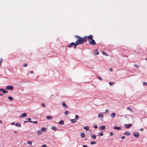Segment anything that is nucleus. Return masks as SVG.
I'll return each instance as SVG.
<instances>
[{
	"label": "nucleus",
	"mask_w": 147,
	"mask_h": 147,
	"mask_svg": "<svg viewBox=\"0 0 147 147\" xmlns=\"http://www.w3.org/2000/svg\"><path fill=\"white\" fill-rule=\"evenodd\" d=\"M89 127L88 126H85L83 127V129H86L87 130H88V131H89V132L90 133V134L92 133V131L90 130H89Z\"/></svg>",
	"instance_id": "nucleus-8"
},
{
	"label": "nucleus",
	"mask_w": 147,
	"mask_h": 147,
	"mask_svg": "<svg viewBox=\"0 0 147 147\" xmlns=\"http://www.w3.org/2000/svg\"><path fill=\"white\" fill-rule=\"evenodd\" d=\"M5 89L9 90H13V87L11 85L7 86L5 88Z\"/></svg>",
	"instance_id": "nucleus-3"
},
{
	"label": "nucleus",
	"mask_w": 147,
	"mask_h": 147,
	"mask_svg": "<svg viewBox=\"0 0 147 147\" xmlns=\"http://www.w3.org/2000/svg\"><path fill=\"white\" fill-rule=\"evenodd\" d=\"M62 104L63 107L65 108H68V106L64 102H62Z\"/></svg>",
	"instance_id": "nucleus-9"
},
{
	"label": "nucleus",
	"mask_w": 147,
	"mask_h": 147,
	"mask_svg": "<svg viewBox=\"0 0 147 147\" xmlns=\"http://www.w3.org/2000/svg\"><path fill=\"white\" fill-rule=\"evenodd\" d=\"M140 130L141 131H143V129H142V128H141V129H140Z\"/></svg>",
	"instance_id": "nucleus-53"
},
{
	"label": "nucleus",
	"mask_w": 147,
	"mask_h": 147,
	"mask_svg": "<svg viewBox=\"0 0 147 147\" xmlns=\"http://www.w3.org/2000/svg\"><path fill=\"white\" fill-rule=\"evenodd\" d=\"M15 125L16 126H18V127H20L21 126V125L20 123H16Z\"/></svg>",
	"instance_id": "nucleus-27"
},
{
	"label": "nucleus",
	"mask_w": 147,
	"mask_h": 147,
	"mask_svg": "<svg viewBox=\"0 0 147 147\" xmlns=\"http://www.w3.org/2000/svg\"><path fill=\"white\" fill-rule=\"evenodd\" d=\"M103 117V115L102 113H98V117H102V118Z\"/></svg>",
	"instance_id": "nucleus-22"
},
{
	"label": "nucleus",
	"mask_w": 147,
	"mask_h": 147,
	"mask_svg": "<svg viewBox=\"0 0 147 147\" xmlns=\"http://www.w3.org/2000/svg\"><path fill=\"white\" fill-rule=\"evenodd\" d=\"M15 124V123H14V122H12L11 123V124L12 125H13Z\"/></svg>",
	"instance_id": "nucleus-55"
},
{
	"label": "nucleus",
	"mask_w": 147,
	"mask_h": 147,
	"mask_svg": "<svg viewBox=\"0 0 147 147\" xmlns=\"http://www.w3.org/2000/svg\"><path fill=\"white\" fill-rule=\"evenodd\" d=\"M75 43L74 42H72L70 43L69 45H68V47L69 48L71 47L72 46H74V45Z\"/></svg>",
	"instance_id": "nucleus-12"
},
{
	"label": "nucleus",
	"mask_w": 147,
	"mask_h": 147,
	"mask_svg": "<svg viewBox=\"0 0 147 147\" xmlns=\"http://www.w3.org/2000/svg\"><path fill=\"white\" fill-rule=\"evenodd\" d=\"M116 116V113H112L111 115L112 118L113 119Z\"/></svg>",
	"instance_id": "nucleus-11"
},
{
	"label": "nucleus",
	"mask_w": 147,
	"mask_h": 147,
	"mask_svg": "<svg viewBox=\"0 0 147 147\" xmlns=\"http://www.w3.org/2000/svg\"><path fill=\"white\" fill-rule=\"evenodd\" d=\"M88 42L90 44L92 45H95L96 44L94 40L92 38L91 40H89Z\"/></svg>",
	"instance_id": "nucleus-2"
},
{
	"label": "nucleus",
	"mask_w": 147,
	"mask_h": 147,
	"mask_svg": "<svg viewBox=\"0 0 147 147\" xmlns=\"http://www.w3.org/2000/svg\"><path fill=\"white\" fill-rule=\"evenodd\" d=\"M140 53V52H138V54Z\"/></svg>",
	"instance_id": "nucleus-61"
},
{
	"label": "nucleus",
	"mask_w": 147,
	"mask_h": 147,
	"mask_svg": "<svg viewBox=\"0 0 147 147\" xmlns=\"http://www.w3.org/2000/svg\"><path fill=\"white\" fill-rule=\"evenodd\" d=\"M81 136L82 138H84L85 137V135L84 133L82 132L81 133Z\"/></svg>",
	"instance_id": "nucleus-18"
},
{
	"label": "nucleus",
	"mask_w": 147,
	"mask_h": 147,
	"mask_svg": "<svg viewBox=\"0 0 147 147\" xmlns=\"http://www.w3.org/2000/svg\"><path fill=\"white\" fill-rule=\"evenodd\" d=\"M96 143V142L95 141H92L90 143V144L92 145Z\"/></svg>",
	"instance_id": "nucleus-33"
},
{
	"label": "nucleus",
	"mask_w": 147,
	"mask_h": 147,
	"mask_svg": "<svg viewBox=\"0 0 147 147\" xmlns=\"http://www.w3.org/2000/svg\"><path fill=\"white\" fill-rule=\"evenodd\" d=\"M75 119L77 120H78L79 119V117L78 115H76L75 116Z\"/></svg>",
	"instance_id": "nucleus-30"
},
{
	"label": "nucleus",
	"mask_w": 147,
	"mask_h": 147,
	"mask_svg": "<svg viewBox=\"0 0 147 147\" xmlns=\"http://www.w3.org/2000/svg\"><path fill=\"white\" fill-rule=\"evenodd\" d=\"M27 143L30 145H32V142L31 141H28L27 142Z\"/></svg>",
	"instance_id": "nucleus-44"
},
{
	"label": "nucleus",
	"mask_w": 147,
	"mask_h": 147,
	"mask_svg": "<svg viewBox=\"0 0 147 147\" xmlns=\"http://www.w3.org/2000/svg\"><path fill=\"white\" fill-rule=\"evenodd\" d=\"M125 138V136H123L121 138L122 139V140H123Z\"/></svg>",
	"instance_id": "nucleus-49"
},
{
	"label": "nucleus",
	"mask_w": 147,
	"mask_h": 147,
	"mask_svg": "<svg viewBox=\"0 0 147 147\" xmlns=\"http://www.w3.org/2000/svg\"><path fill=\"white\" fill-rule=\"evenodd\" d=\"M13 132L15 134H16L17 133H18L16 131H13Z\"/></svg>",
	"instance_id": "nucleus-50"
},
{
	"label": "nucleus",
	"mask_w": 147,
	"mask_h": 147,
	"mask_svg": "<svg viewBox=\"0 0 147 147\" xmlns=\"http://www.w3.org/2000/svg\"><path fill=\"white\" fill-rule=\"evenodd\" d=\"M134 136L136 138H138L139 136V134L137 132H134L133 133Z\"/></svg>",
	"instance_id": "nucleus-5"
},
{
	"label": "nucleus",
	"mask_w": 147,
	"mask_h": 147,
	"mask_svg": "<svg viewBox=\"0 0 147 147\" xmlns=\"http://www.w3.org/2000/svg\"><path fill=\"white\" fill-rule=\"evenodd\" d=\"M41 147H47V146L45 144L42 145Z\"/></svg>",
	"instance_id": "nucleus-45"
},
{
	"label": "nucleus",
	"mask_w": 147,
	"mask_h": 147,
	"mask_svg": "<svg viewBox=\"0 0 147 147\" xmlns=\"http://www.w3.org/2000/svg\"><path fill=\"white\" fill-rule=\"evenodd\" d=\"M78 45L77 44V43H76V42L75 43L74 45V49H76V47Z\"/></svg>",
	"instance_id": "nucleus-31"
},
{
	"label": "nucleus",
	"mask_w": 147,
	"mask_h": 147,
	"mask_svg": "<svg viewBox=\"0 0 147 147\" xmlns=\"http://www.w3.org/2000/svg\"><path fill=\"white\" fill-rule=\"evenodd\" d=\"M143 85L144 86H147V83L146 82H144L143 83Z\"/></svg>",
	"instance_id": "nucleus-40"
},
{
	"label": "nucleus",
	"mask_w": 147,
	"mask_h": 147,
	"mask_svg": "<svg viewBox=\"0 0 147 147\" xmlns=\"http://www.w3.org/2000/svg\"><path fill=\"white\" fill-rule=\"evenodd\" d=\"M70 121L72 123H75L77 122V120L75 119H71Z\"/></svg>",
	"instance_id": "nucleus-17"
},
{
	"label": "nucleus",
	"mask_w": 147,
	"mask_h": 147,
	"mask_svg": "<svg viewBox=\"0 0 147 147\" xmlns=\"http://www.w3.org/2000/svg\"><path fill=\"white\" fill-rule=\"evenodd\" d=\"M46 118L48 119H52V117L50 116H47L46 117Z\"/></svg>",
	"instance_id": "nucleus-24"
},
{
	"label": "nucleus",
	"mask_w": 147,
	"mask_h": 147,
	"mask_svg": "<svg viewBox=\"0 0 147 147\" xmlns=\"http://www.w3.org/2000/svg\"><path fill=\"white\" fill-rule=\"evenodd\" d=\"M27 120L28 121H24V123H25L27 122H29L31 123L32 122V121H31V119L30 118H27Z\"/></svg>",
	"instance_id": "nucleus-10"
},
{
	"label": "nucleus",
	"mask_w": 147,
	"mask_h": 147,
	"mask_svg": "<svg viewBox=\"0 0 147 147\" xmlns=\"http://www.w3.org/2000/svg\"><path fill=\"white\" fill-rule=\"evenodd\" d=\"M86 39L87 38L86 36H85L84 37H82V40L83 43L84 42H86Z\"/></svg>",
	"instance_id": "nucleus-14"
},
{
	"label": "nucleus",
	"mask_w": 147,
	"mask_h": 147,
	"mask_svg": "<svg viewBox=\"0 0 147 147\" xmlns=\"http://www.w3.org/2000/svg\"><path fill=\"white\" fill-rule=\"evenodd\" d=\"M32 123H35V124H36V123H38V122L36 121H35V122L32 121Z\"/></svg>",
	"instance_id": "nucleus-48"
},
{
	"label": "nucleus",
	"mask_w": 147,
	"mask_h": 147,
	"mask_svg": "<svg viewBox=\"0 0 147 147\" xmlns=\"http://www.w3.org/2000/svg\"><path fill=\"white\" fill-rule=\"evenodd\" d=\"M109 84H110V85H111V86L114 83L113 82H109Z\"/></svg>",
	"instance_id": "nucleus-42"
},
{
	"label": "nucleus",
	"mask_w": 147,
	"mask_h": 147,
	"mask_svg": "<svg viewBox=\"0 0 147 147\" xmlns=\"http://www.w3.org/2000/svg\"><path fill=\"white\" fill-rule=\"evenodd\" d=\"M108 109H106V111H105V112L106 113H107V112H108Z\"/></svg>",
	"instance_id": "nucleus-56"
},
{
	"label": "nucleus",
	"mask_w": 147,
	"mask_h": 147,
	"mask_svg": "<svg viewBox=\"0 0 147 147\" xmlns=\"http://www.w3.org/2000/svg\"><path fill=\"white\" fill-rule=\"evenodd\" d=\"M3 89H0V91H2Z\"/></svg>",
	"instance_id": "nucleus-58"
},
{
	"label": "nucleus",
	"mask_w": 147,
	"mask_h": 147,
	"mask_svg": "<svg viewBox=\"0 0 147 147\" xmlns=\"http://www.w3.org/2000/svg\"><path fill=\"white\" fill-rule=\"evenodd\" d=\"M132 126V124H124V126L126 128H128Z\"/></svg>",
	"instance_id": "nucleus-6"
},
{
	"label": "nucleus",
	"mask_w": 147,
	"mask_h": 147,
	"mask_svg": "<svg viewBox=\"0 0 147 147\" xmlns=\"http://www.w3.org/2000/svg\"><path fill=\"white\" fill-rule=\"evenodd\" d=\"M27 66V64L26 63H24L23 64V67H26Z\"/></svg>",
	"instance_id": "nucleus-37"
},
{
	"label": "nucleus",
	"mask_w": 147,
	"mask_h": 147,
	"mask_svg": "<svg viewBox=\"0 0 147 147\" xmlns=\"http://www.w3.org/2000/svg\"><path fill=\"white\" fill-rule=\"evenodd\" d=\"M102 53L103 54L105 55L106 56H108V54L106 53L105 52L103 51L102 52Z\"/></svg>",
	"instance_id": "nucleus-32"
},
{
	"label": "nucleus",
	"mask_w": 147,
	"mask_h": 147,
	"mask_svg": "<svg viewBox=\"0 0 147 147\" xmlns=\"http://www.w3.org/2000/svg\"><path fill=\"white\" fill-rule=\"evenodd\" d=\"M127 109L129 110L131 112H133V111L130 108V107H127Z\"/></svg>",
	"instance_id": "nucleus-26"
},
{
	"label": "nucleus",
	"mask_w": 147,
	"mask_h": 147,
	"mask_svg": "<svg viewBox=\"0 0 147 147\" xmlns=\"http://www.w3.org/2000/svg\"><path fill=\"white\" fill-rule=\"evenodd\" d=\"M42 133V132L41 130H38L37 132V134L38 135H39Z\"/></svg>",
	"instance_id": "nucleus-21"
},
{
	"label": "nucleus",
	"mask_w": 147,
	"mask_h": 147,
	"mask_svg": "<svg viewBox=\"0 0 147 147\" xmlns=\"http://www.w3.org/2000/svg\"><path fill=\"white\" fill-rule=\"evenodd\" d=\"M8 98L10 100H13V97L11 96H8Z\"/></svg>",
	"instance_id": "nucleus-25"
},
{
	"label": "nucleus",
	"mask_w": 147,
	"mask_h": 147,
	"mask_svg": "<svg viewBox=\"0 0 147 147\" xmlns=\"http://www.w3.org/2000/svg\"><path fill=\"white\" fill-rule=\"evenodd\" d=\"M125 57H127V55H125Z\"/></svg>",
	"instance_id": "nucleus-60"
},
{
	"label": "nucleus",
	"mask_w": 147,
	"mask_h": 147,
	"mask_svg": "<svg viewBox=\"0 0 147 147\" xmlns=\"http://www.w3.org/2000/svg\"><path fill=\"white\" fill-rule=\"evenodd\" d=\"M98 78L99 79H100V80H102V78H101V77L100 76H98Z\"/></svg>",
	"instance_id": "nucleus-46"
},
{
	"label": "nucleus",
	"mask_w": 147,
	"mask_h": 147,
	"mask_svg": "<svg viewBox=\"0 0 147 147\" xmlns=\"http://www.w3.org/2000/svg\"><path fill=\"white\" fill-rule=\"evenodd\" d=\"M3 61V59L2 58L1 59V60L0 61V67H1V65Z\"/></svg>",
	"instance_id": "nucleus-36"
},
{
	"label": "nucleus",
	"mask_w": 147,
	"mask_h": 147,
	"mask_svg": "<svg viewBox=\"0 0 147 147\" xmlns=\"http://www.w3.org/2000/svg\"><path fill=\"white\" fill-rule=\"evenodd\" d=\"M3 95V94H0V96H1Z\"/></svg>",
	"instance_id": "nucleus-59"
},
{
	"label": "nucleus",
	"mask_w": 147,
	"mask_h": 147,
	"mask_svg": "<svg viewBox=\"0 0 147 147\" xmlns=\"http://www.w3.org/2000/svg\"><path fill=\"white\" fill-rule=\"evenodd\" d=\"M99 129L101 130H105L106 129L105 126H102L99 127Z\"/></svg>",
	"instance_id": "nucleus-15"
},
{
	"label": "nucleus",
	"mask_w": 147,
	"mask_h": 147,
	"mask_svg": "<svg viewBox=\"0 0 147 147\" xmlns=\"http://www.w3.org/2000/svg\"><path fill=\"white\" fill-rule=\"evenodd\" d=\"M47 129L46 128H45V127H42L41 128V130L42 131V132L44 131V132H46L47 131Z\"/></svg>",
	"instance_id": "nucleus-20"
},
{
	"label": "nucleus",
	"mask_w": 147,
	"mask_h": 147,
	"mask_svg": "<svg viewBox=\"0 0 147 147\" xmlns=\"http://www.w3.org/2000/svg\"><path fill=\"white\" fill-rule=\"evenodd\" d=\"M69 113V112L68 111H65V115H67Z\"/></svg>",
	"instance_id": "nucleus-38"
},
{
	"label": "nucleus",
	"mask_w": 147,
	"mask_h": 147,
	"mask_svg": "<svg viewBox=\"0 0 147 147\" xmlns=\"http://www.w3.org/2000/svg\"><path fill=\"white\" fill-rule=\"evenodd\" d=\"M93 126L95 129H97L98 128L96 124H94L93 125Z\"/></svg>",
	"instance_id": "nucleus-34"
},
{
	"label": "nucleus",
	"mask_w": 147,
	"mask_h": 147,
	"mask_svg": "<svg viewBox=\"0 0 147 147\" xmlns=\"http://www.w3.org/2000/svg\"><path fill=\"white\" fill-rule=\"evenodd\" d=\"M124 135L129 136L130 135V133L128 131H126L123 134Z\"/></svg>",
	"instance_id": "nucleus-16"
},
{
	"label": "nucleus",
	"mask_w": 147,
	"mask_h": 147,
	"mask_svg": "<svg viewBox=\"0 0 147 147\" xmlns=\"http://www.w3.org/2000/svg\"><path fill=\"white\" fill-rule=\"evenodd\" d=\"M2 123V121L0 120V123Z\"/></svg>",
	"instance_id": "nucleus-57"
},
{
	"label": "nucleus",
	"mask_w": 147,
	"mask_h": 147,
	"mask_svg": "<svg viewBox=\"0 0 147 147\" xmlns=\"http://www.w3.org/2000/svg\"><path fill=\"white\" fill-rule=\"evenodd\" d=\"M110 70L111 71H113V70H112V68H111L110 69Z\"/></svg>",
	"instance_id": "nucleus-52"
},
{
	"label": "nucleus",
	"mask_w": 147,
	"mask_h": 147,
	"mask_svg": "<svg viewBox=\"0 0 147 147\" xmlns=\"http://www.w3.org/2000/svg\"><path fill=\"white\" fill-rule=\"evenodd\" d=\"M51 129L54 131H55L57 129L56 128V127H55L54 126H52L51 127Z\"/></svg>",
	"instance_id": "nucleus-19"
},
{
	"label": "nucleus",
	"mask_w": 147,
	"mask_h": 147,
	"mask_svg": "<svg viewBox=\"0 0 147 147\" xmlns=\"http://www.w3.org/2000/svg\"><path fill=\"white\" fill-rule=\"evenodd\" d=\"M86 37L87 38V39L89 40H91V39H92V38H93V36L92 35H90L88 36H86Z\"/></svg>",
	"instance_id": "nucleus-4"
},
{
	"label": "nucleus",
	"mask_w": 147,
	"mask_h": 147,
	"mask_svg": "<svg viewBox=\"0 0 147 147\" xmlns=\"http://www.w3.org/2000/svg\"><path fill=\"white\" fill-rule=\"evenodd\" d=\"M113 133L112 132H111L110 133V135L111 136H113Z\"/></svg>",
	"instance_id": "nucleus-47"
},
{
	"label": "nucleus",
	"mask_w": 147,
	"mask_h": 147,
	"mask_svg": "<svg viewBox=\"0 0 147 147\" xmlns=\"http://www.w3.org/2000/svg\"><path fill=\"white\" fill-rule=\"evenodd\" d=\"M91 137L94 139H95L96 138V136L95 135H93Z\"/></svg>",
	"instance_id": "nucleus-29"
},
{
	"label": "nucleus",
	"mask_w": 147,
	"mask_h": 147,
	"mask_svg": "<svg viewBox=\"0 0 147 147\" xmlns=\"http://www.w3.org/2000/svg\"><path fill=\"white\" fill-rule=\"evenodd\" d=\"M83 147H87V146L86 145H84L83 146Z\"/></svg>",
	"instance_id": "nucleus-54"
},
{
	"label": "nucleus",
	"mask_w": 147,
	"mask_h": 147,
	"mask_svg": "<svg viewBox=\"0 0 147 147\" xmlns=\"http://www.w3.org/2000/svg\"><path fill=\"white\" fill-rule=\"evenodd\" d=\"M34 73V72L32 71H31L30 72V74H33V73Z\"/></svg>",
	"instance_id": "nucleus-51"
},
{
	"label": "nucleus",
	"mask_w": 147,
	"mask_h": 147,
	"mask_svg": "<svg viewBox=\"0 0 147 147\" xmlns=\"http://www.w3.org/2000/svg\"><path fill=\"white\" fill-rule=\"evenodd\" d=\"M41 105L43 107H45V104H44V103H42L41 104Z\"/></svg>",
	"instance_id": "nucleus-41"
},
{
	"label": "nucleus",
	"mask_w": 147,
	"mask_h": 147,
	"mask_svg": "<svg viewBox=\"0 0 147 147\" xmlns=\"http://www.w3.org/2000/svg\"><path fill=\"white\" fill-rule=\"evenodd\" d=\"M27 114L26 113H24L22 115H21L20 116V118H22L26 117L27 116Z\"/></svg>",
	"instance_id": "nucleus-7"
},
{
	"label": "nucleus",
	"mask_w": 147,
	"mask_h": 147,
	"mask_svg": "<svg viewBox=\"0 0 147 147\" xmlns=\"http://www.w3.org/2000/svg\"><path fill=\"white\" fill-rule=\"evenodd\" d=\"M96 55H98L99 54V52L98 51V50H96Z\"/></svg>",
	"instance_id": "nucleus-43"
},
{
	"label": "nucleus",
	"mask_w": 147,
	"mask_h": 147,
	"mask_svg": "<svg viewBox=\"0 0 147 147\" xmlns=\"http://www.w3.org/2000/svg\"><path fill=\"white\" fill-rule=\"evenodd\" d=\"M1 76V75L0 74V76Z\"/></svg>",
	"instance_id": "nucleus-63"
},
{
	"label": "nucleus",
	"mask_w": 147,
	"mask_h": 147,
	"mask_svg": "<svg viewBox=\"0 0 147 147\" xmlns=\"http://www.w3.org/2000/svg\"><path fill=\"white\" fill-rule=\"evenodd\" d=\"M2 92L4 93H7L8 91L7 90H5L4 89H3L2 91Z\"/></svg>",
	"instance_id": "nucleus-28"
},
{
	"label": "nucleus",
	"mask_w": 147,
	"mask_h": 147,
	"mask_svg": "<svg viewBox=\"0 0 147 147\" xmlns=\"http://www.w3.org/2000/svg\"><path fill=\"white\" fill-rule=\"evenodd\" d=\"M75 37L77 39H78V40L76 42V43H77L78 45H81L83 44V42L82 40V37L80 36H79L78 35H76Z\"/></svg>",
	"instance_id": "nucleus-1"
},
{
	"label": "nucleus",
	"mask_w": 147,
	"mask_h": 147,
	"mask_svg": "<svg viewBox=\"0 0 147 147\" xmlns=\"http://www.w3.org/2000/svg\"><path fill=\"white\" fill-rule=\"evenodd\" d=\"M53 96V95H51V96Z\"/></svg>",
	"instance_id": "nucleus-62"
},
{
	"label": "nucleus",
	"mask_w": 147,
	"mask_h": 147,
	"mask_svg": "<svg viewBox=\"0 0 147 147\" xmlns=\"http://www.w3.org/2000/svg\"><path fill=\"white\" fill-rule=\"evenodd\" d=\"M134 67H136L137 68H138L139 67L138 66V65H136V64H134Z\"/></svg>",
	"instance_id": "nucleus-39"
},
{
	"label": "nucleus",
	"mask_w": 147,
	"mask_h": 147,
	"mask_svg": "<svg viewBox=\"0 0 147 147\" xmlns=\"http://www.w3.org/2000/svg\"><path fill=\"white\" fill-rule=\"evenodd\" d=\"M113 129H114L119 130L121 129V127H120L115 126L113 127Z\"/></svg>",
	"instance_id": "nucleus-13"
},
{
	"label": "nucleus",
	"mask_w": 147,
	"mask_h": 147,
	"mask_svg": "<svg viewBox=\"0 0 147 147\" xmlns=\"http://www.w3.org/2000/svg\"><path fill=\"white\" fill-rule=\"evenodd\" d=\"M103 134L102 132H100L99 134V135L100 136H102L103 135Z\"/></svg>",
	"instance_id": "nucleus-35"
},
{
	"label": "nucleus",
	"mask_w": 147,
	"mask_h": 147,
	"mask_svg": "<svg viewBox=\"0 0 147 147\" xmlns=\"http://www.w3.org/2000/svg\"><path fill=\"white\" fill-rule=\"evenodd\" d=\"M64 123V121L63 120H61L59 122V124L61 125H63Z\"/></svg>",
	"instance_id": "nucleus-23"
}]
</instances>
